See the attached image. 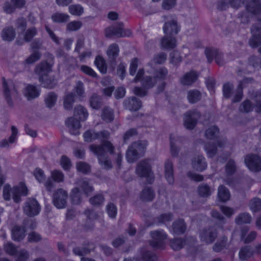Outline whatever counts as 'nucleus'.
<instances>
[{
    "label": "nucleus",
    "instance_id": "54",
    "mask_svg": "<svg viewBox=\"0 0 261 261\" xmlns=\"http://www.w3.org/2000/svg\"><path fill=\"white\" fill-rule=\"evenodd\" d=\"M83 26V23L81 21H72L67 24L66 30L68 32H74L80 30Z\"/></svg>",
    "mask_w": 261,
    "mask_h": 261
},
{
    "label": "nucleus",
    "instance_id": "53",
    "mask_svg": "<svg viewBox=\"0 0 261 261\" xmlns=\"http://www.w3.org/2000/svg\"><path fill=\"white\" fill-rule=\"evenodd\" d=\"M68 9L70 13L73 15L79 16L84 13V8L79 4L71 5Z\"/></svg>",
    "mask_w": 261,
    "mask_h": 261
},
{
    "label": "nucleus",
    "instance_id": "2",
    "mask_svg": "<svg viewBox=\"0 0 261 261\" xmlns=\"http://www.w3.org/2000/svg\"><path fill=\"white\" fill-rule=\"evenodd\" d=\"M89 149L95 155H113L115 152V147L110 141H105L100 144H91Z\"/></svg>",
    "mask_w": 261,
    "mask_h": 261
},
{
    "label": "nucleus",
    "instance_id": "55",
    "mask_svg": "<svg viewBox=\"0 0 261 261\" xmlns=\"http://www.w3.org/2000/svg\"><path fill=\"white\" fill-rule=\"evenodd\" d=\"M253 106L251 101L248 99L245 100L240 106L239 110L241 112L248 113L253 110Z\"/></svg>",
    "mask_w": 261,
    "mask_h": 261
},
{
    "label": "nucleus",
    "instance_id": "44",
    "mask_svg": "<svg viewBox=\"0 0 261 261\" xmlns=\"http://www.w3.org/2000/svg\"><path fill=\"white\" fill-rule=\"evenodd\" d=\"M157 83V81L153 76H146L142 79V85L147 90L152 88Z\"/></svg>",
    "mask_w": 261,
    "mask_h": 261
},
{
    "label": "nucleus",
    "instance_id": "23",
    "mask_svg": "<svg viewBox=\"0 0 261 261\" xmlns=\"http://www.w3.org/2000/svg\"><path fill=\"white\" fill-rule=\"evenodd\" d=\"M25 231L23 226L15 225L11 229L12 239L15 241H20L24 238Z\"/></svg>",
    "mask_w": 261,
    "mask_h": 261
},
{
    "label": "nucleus",
    "instance_id": "3",
    "mask_svg": "<svg viewBox=\"0 0 261 261\" xmlns=\"http://www.w3.org/2000/svg\"><path fill=\"white\" fill-rule=\"evenodd\" d=\"M2 87L4 96L10 107H13V98L17 95V91L15 88L14 84L11 81H7L6 79L2 77Z\"/></svg>",
    "mask_w": 261,
    "mask_h": 261
},
{
    "label": "nucleus",
    "instance_id": "24",
    "mask_svg": "<svg viewBox=\"0 0 261 261\" xmlns=\"http://www.w3.org/2000/svg\"><path fill=\"white\" fill-rule=\"evenodd\" d=\"M187 229V225L183 219H178L172 224V231L176 234H184Z\"/></svg>",
    "mask_w": 261,
    "mask_h": 261
},
{
    "label": "nucleus",
    "instance_id": "20",
    "mask_svg": "<svg viewBox=\"0 0 261 261\" xmlns=\"http://www.w3.org/2000/svg\"><path fill=\"white\" fill-rule=\"evenodd\" d=\"M155 193L151 187H145L140 192V199L143 202H151L155 198Z\"/></svg>",
    "mask_w": 261,
    "mask_h": 261
},
{
    "label": "nucleus",
    "instance_id": "36",
    "mask_svg": "<svg viewBox=\"0 0 261 261\" xmlns=\"http://www.w3.org/2000/svg\"><path fill=\"white\" fill-rule=\"evenodd\" d=\"M201 93L197 89L190 90L187 93V99L190 103H195L200 101Z\"/></svg>",
    "mask_w": 261,
    "mask_h": 261
},
{
    "label": "nucleus",
    "instance_id": "33",
    "mask_svg": "<svg viewBox=\"0 0 261 261\" xmlns=\"http://www.w3.org/2000/svg\"><path fill=\"white\" fill-rule=\"evenodd\" d=\"M75 184L83 190L84 193L87 196L91 194L94 191L93 187L84 179H79Z\"/></svg>",
    "mask_w": 261,
    "mask_h": 261
},
{
    "label": "nucleus",
    "instance_id": "22",
    "mask_svg": "<svg viewBox=\"0 0 261 261\" xmlns=\"http://www.w3.org/2000/svg\"><path fill=\"white\" fill-rule=\"evenodd\" d=\"M214 191V188L208 184L202 183L198 186L197 193L200 197L207 198L212 195Z\"/></svg>",
    "mask_w": 261,
    "mask_h": 261
},
{
    "label": "nucleus",
    "instance_id": "34",
    "mask_svg": "<svg viewBox=\"0 0 261 261\" xmlns=\"http://www.w3.org/2000/svg\"><path fill=\"white\" fill-rule=\"evenodd\" d=\"M75 95L72 92L69 93L65 95L63 101V107L66 110L70 111L73 108V105L75 102Z\"/></svg>",
    "mask_w": 261,
    "mask_h": 261
},
{
    "label": "nucleus",
    "instance_id": "18",
    "mask_svg": "<svg viewBox=\"0 0 261 261\" xmlns=\"http://www.w3.org/2000/svg\"><path fill=\"white\" fill-rule=\"evenodd\" d=\"M66 125L68 127L72 135H77L80 134L79 129L81 125L80 121L73 117L68 118L65 121Z\"/></svg>",
    "mask_w": 261,
    "mask_h": 261
},
{
    "label": "nucleus",
    "instance_id": "61",
    "mask_svg": "<svg viewBox=\"0 0 261 261\" xmlns=\"http://www.w3.org/2000/svg\"><path fill=\"white\" fill-rule=\"evenodd\" d=\"M218 52V49L213 47H206L205 48L204 53L209 63H212L214 57H215Z\"/></svg>",
    "mask_w": 261,
    "mask_h": 261
},
{
    "label": "nucleus",
    "instance_id": "29",
    "mask_svg": "<svg viewBox=\"0 0 261 261\" xmlns=\"http://www.w3.org/2000/svg\"><path fill=\"white\" fill-rule=\"evenodd\" d=\"M73 116L78 118L79 121H84L87 118L88 113L85 107L79 105L74 109Z\"/></svg>",
    "mask_w": 261,
    "mask_h": 261
},
{
    "label": "nucleus",
    "instance_id": "38",
    "mask_svg": "<svg viewBox=\"0 0 261 261\" xmlns=\"http://www.w3.org/2000/svg\"><path fill=\"white\" fill-rule=\"evenodd\" d=\"M41 56L42 54L40 51L38 50H34L33 53L24 60L23 64L24 65L33 64L39 61L40 59Z\"/></svg>",
    "mask_w": 261,
    "mask_h": 261
},
{
    "label": "nucleus",
    "instance_id": "8",
    "mask_svg": "<svg viewBox=\"0 0 261 261\" xmlns=\"http://www.w3.org/2000/svg\"><path fill=\"white\" fill-rule=\"evenodd\" d=\"M247 167L252 171L258 172L261 171V158L257 154H248L244 159Z\"/></svg>",
    "mask_w": 261,
    "mask_h": 261
},
{
    "label": "nucleus",
    "instance_id": "45",
    "mask_svg": "<svg viewBox=\"0 0 261 261\" xmlns=\"http://www.w3.org/2000/svg\"><path fill=\"white\" fill-rule=\"evenodd\" d=\"M104 201L105 197L102 194H96L89 199L90 204L95 207L101 206Z\"/></svg>",
    "mask_w": 261,
    "mask_h": 261
},
{
    "label": "nucleus",
    "instance_id": "62",
    "mask_svg": "<svg viewBox=\"0 0 261 261\" xmlns=\"http://www.w3.org/2000/svg\"><path fill=\"white\" fill-rule=\"evenodd\" d=\"M248 65L252 67L253 68H257L261 65V58L252 55L248 59Z\"/></svg>",
    "mask_w": 261,
    "mask_h": 261
},
{
    "label": "nucleus",
    "instance_id": "49",
    "mask_svg": "<svg viewBox=\"0 0 261 261\" xmlns=\"http://www.w3.org/2000/svg\"><path fill=\"white\" fill-rule=\"evenodd\" d=\"M204 149L210 158H213L217 153V146L213 143L208 142L205 144Z\"/></svg>",
    "mask_w": 261,
    "mask_h": 261
},
{
    "label": "nucleus",
    "instance_id": "59",
    "mask_svg": "<svg viewBox=\"0 0 261 261\" xmlns=\"http://www.w3.org/2000/svg\"><path fill=\"white\" fill-rule=\"evenodd\" d=\"M233 85L229 82L225 83L223 86V94L225 98H229L232 95L233 90Z\"/></svg>",
    "mask_w": 261,
    "mask_h": 261
},
{
    "label": "nucleus",
    "instance_id": "28",
    "mask_svg": "<svg viewBox=\"0 0 261 261\" xmlns=\"http://www.w3.org/2000/svg\"><path fill=\"white\" fill-rule=\"evenodd\" d=\"M15 36V30L12 26L6 27L2 31L1 37L5 41H12L14 39Z\"/></svg>",
    "mask_w": 261,
    "mask_h": 261
},
{
    "label": "nucleus",
    "instance_id": "51",
    "mask_svg": "<svg viewBox=\"0 0 261 261\" xmlns=\"http://www.w3.org/2000/svg\"><path fill=\"white\" fill-rule=\"evenodd\" d=\"M110 138V133L108 130H102L101 131L96 132L94 139H98L100 141L101 143L105 141H109Z\"/></svg>",
    "mask_w": 261,
    "mask_h": 261
},
{
    "label": "nucleus",
    "instance_id": "32",
    "mask_svg": "<svg viewBox=\"0 0 261 261\" xmlns=\"http://www.w3.org/2000/svg\"><path fill=\"white\" fill-rule=\"evenodd\" d=\"M227 242L228 239L226 236H220L213 246V251L216 252L221 251L226 248Z\"/></svg>",
    "mask_w": 261,
    "mask_h": 261
},
{
    "label": "nucleus",
    "instance_id": "57",
    "mask_svg": "<svg viewBox=\"0 0 261 261\" xmlns=\"http://www.w3.org/2000/svg\"><path fill=\"white\" fill-rule=\"evenodd\" d=\"M57 98V95L55 93L53 92L48 93L45 99L47 107L49 108L53 107L56 103Z\"/></svg>",
    "mask_w": 261,
    "mask_h": 261
},
{
    "label": "nucleus",
    "instance_id": "64",
    "mask_svg": "<svg viewBox=\"0 0 261 261\" xmlns=\"http://www.w3.org/2000/svg\"><path fill=\"white\" fill-rule=\"evenodd\" d=\"M249 43L252 48H256L261 44V35L252 34V36L249 39Z\"/></svg>",
    "mask_w": 261,
    "mask_h": 261
},
{
    "label": "nucleus",
    "instance_id": "31",
    "mask_svg": "<svg viewBox=\"0 0 261 261\" xmlns=\"http://www.w3.org/2000/svg\"><path fill=\"white\" fill-rule=\"evenodd\" d=\"M186 244V239L182 238H175L169 241L170 247L174 251H178L184 247Z\"/></svg>",
    "mask_w": 261,
    "mask_h": 261
},
{
    "label": "nucleus",
    "instance_id": "25",
    "mask_svg": "<svg viewBox=\"0 0 261 261\" xmlns=\"http://www.w3.org/2000/svg\"><path fill=\"white\" fill-rule=\"evenodd\" d=\"M165 177L169 184H173L174 182L173 176V163L170 160H167L164 165Z\"/></svg>",
    "mask_w": 261,
    "mask_h": 261
},
{
    "label": "nucleus",
    "instance_id": "13",
    "mask_svg": "<svg viewBox=\"0 0 261 261\" xmlns=\"http://www.w3.org/2000/svg\"><path fill=\"white\" fill-rule=\"evenodd\" d=\"M152 171L151 166L147 160H143L139 162L136 167V174L140 177L146 176Z\"/></svg>",
    "mask_w": 261,
    "mask_h": 261
},
{
    "label": "nucleus",
    "instance_id": "37",
    "mask_svg": "<svg viewBox=\"0 0 261 261\" xmlns=\"http://www.w3.org/2000/svg\"><path fill=\"white\" fill-rule=\"evenodd\" d=\"M39 90L36 86L29 85L26 87L25 95L29 100L37 97L39 95Z\"/></svg>",
    "mask_w": 261,
    "mask_h": 261
},
{
    "label": "nucleus",
    "instance_id": "14",
    "mask_svg": "<svg viewBox=\"0 0 261 261\" xmlns=\"http://www.w3.org/2000/svg\"><path fill=\"white\" fill-rule=\"evenodd\" d=\"M199 75L197 71L191 70L186 73L180 79V83L184 86H190L197 81Z\"/></svg>",
    "mask_w": 261,
    "mask_h": 261
},
{
    "label": "nucleus",
    "instance_id": "50",
    "mask_svg": "<svg viewBox=\"0 0 261 261\" xmlns=\"http://www.w3.org/2000/svg\"><path fill=\"white\" fill-rule=\"evenodd\" d=\"M94 63L102 73H106L107 72V67L105 61L102 57L97 56L96 57Z\"/></svg>",
    "mask_w": 261,
    "mask_h": 261
},
{
    "label": "nucleus",
    "instance_id": "9",
    "mask_svg": "<svg viewBox=\"0 0 261 261\" xmlns=\"http://www.w3.org/2000/svg\"><path fill=\"white\" fill-rule=\"evenodd\" d=\"M68 193L63 189H58L53 194L54 204L58 208H63L67 205Z\"/></svg>",
    "mask_w": 261,
    "mask_h": 261
},
{
    "label": "nucleus",
    "instance_id": "42",
    "mask_svg": "<svg viewBox=\"0 0 261 261\" xmlns=\"http://www.w3.org/2000/svg\"><path fill=\"white\" fill-rule=\"evenodd\" d=\"M101 118L107 122H111L114 119V111L111 108L106 107L102 111Z\"/></svg>",
    "mask_w": 261,
    "mask_h": 261
},
{
    "label": "nucleus",
    "instance_id": "10",
    "mask_svg": "<svg viewBox=\"0 0 261 261\" xmlns=\"http://www.w3.org/2000/svg\"><path fill=\"white\" fill-rule=\"evenodd\" d=\"M152 240L150 241V245L153 248L162 247L164 241L167 238V235L163 230H154L150 233Z\"/></svg>",
    "mask_w": 261,
    "mask_h": 261
},
{
    "label": "nucleus",
    "instance_id": "5",
    "mask_svg": "<svg viewBox=\"0 0 261 261\" xmlns=\"http://www.w3.org/2000/svg\"><path fill=\"white\" fill-rule=\"evenodd\" d=\"M199 235L202 242L206 244H211L217 238L218 231L214 226H210L200 230Z\"/></svg>",
    "mask_w": 261,
    "mask_h": 261
},
{
    "label": "nucleus",
    "instance_id": "40",
    "mask_svg": "<svg viewBox=\"0 0 261 261\" xmlns=\"http://www.w3.org/2000/svg\"><path fill=\"white\" fill-rule=\"evenodd\" d=\"M51 18L54 22L62 23L67 22L69 19V16L65 13L56 12L51 15Z\"/></svg>",
    "mask_w": 261,
    "mask_h": 261
},
{
    "label": "nucleus",
    "instance_id": "4",
    "mask_svg": "<svg viewBox=\"0 0 261 261\" xmlns=\"http://www.w3.org/2000/svg\"><path fill=\"white\" fill-rule=\"evenodd\" d=\"M131 35V31L129 30H125L124 24L121 22H117L105 30V36L108 38L113 36H115L118 38L129 37Z\"/></svg>",
    "mask_w": 261,
    "mask_h": 261
},
{
    "label": "nucleus",
    "instance_id": "56",
    "mask_svg": "<svg viewBox=\"0 0 261 261\" xmlns=\"http://www.w3.org/2000/svg\"><path fill=\"white\" fill-rule=\"evenodd\" d=\"M219 130L216 126H213L206 129L205 132V136L207 139H215L219 134Z\"/></svg>",
    "mask_w": 261,
    "mask_h": 261
},
{
    "label": "nucleus",
    "instance_id": "58",
    "mask_svg": "<svg viewBox=\"0 0 261 261\" xmlns=\"http://www.w3.org/2000/svg\"><path fill=\"white\" fill-rule=\"evenodd\" d=\"M15 27L18 31L21 33L24 32L27 27V19L23 17L17 18L15 21Z\"/></svg>",
    "mask_w": 261,
    "mask_h": 261
},
{
    "label": "nucleus",
    "instance_id": "30",
    "mask_svg": "<svg viewBox=\"0 0 261 261\" xmlns=\"http://www.w3.org/2000/svg\"><path fill=\"white\" fill-rule=\"evenodd\" d=\"M218 198L222 202H226L230 198V193L229 190L222 185L218 188Z\"/></svg>",
    "mask_w": 261,
    "mask_h": 261
},
{
    "label": "nucleus",
    "instance_id": "17",
    "mask_svg": "<svg viewBox=\"0 0 261 261\" xmlns=\"http://www.w3.org/2000/svg\"><path fill=\"white\" fill-rule=\"evenodd\" d=\"M163 30L166 35L173 36L176 35L179 31V27L176 20L172 19L166 22L163 27Z\"/></svg>",
    "mask_w": 261,
    "mask_h": 261
},
{
    "label": "nucleus",
    "instance_id": "16",
    "mask_svg": "<svg viewBox=\"0 0 261 261\" xmlns=\"http://www.w3.org/2000/svg\"><path fill=\"white\" fill-rule=\"evenodd\" d=\"M176 43L175 36L166 35L161 38L160 46L163 49L171 50L176 47Z\"/></svg>",
    "mask_w": 261,
    "mask_h": 261
},
{
    "label": "nucleus",
    "instance_id": "26",
    "mask_svg": "<svg viewBox=\"0 0 261 261\" xmlns=\"http://www.w3.org/2000/svg\"><path fill=\"white\" fill-rule=\"evenodd\" d=\"M192 165L193 169L200 172L205 170L207 167L205 158L202 155L195 157L192 161Z\"/></svg>",
    "mask_w": 261,
    "mask_h": 261
},
{
    "label": "nucleus",
    "instance_id": "46",
    "mask_svg": "<svg viewBox=\"0 0 261 261\" xmlns=\"http://www.w3.org/2000/svg\"><path fill=\"white\" fill-rule=\"evenodd\" d=\"M168 73V72L167 68L162 67L154 71L153 77L157 81L158 80L164 81L166 79Z\"/></svg>",
    "mask_w": 261,
    "mask_h": 261
},
{
    "label": "nucleus",
    "instance_id": "19",
    "mask_svg": "<svg viewBox=\"0 0 261 261\" xmlns=\"http://www.w3.org/2000/svg\"><path fill=\"white\" fill-rule=\"evenodd\" d=\"M119 48L116 43L111 44L107 50V54L109 57L110 64L115 66L116 64V58L118 56Z\"/></svg>",
    "mask_w": 261,
    "mask_h": 261
},
{
    "label": "nucleus",
    "instance_id": "21",
    "mask_svg": "<svg viewBox=\"0 0 261 261\" xmlns=\"http://www.w3.org/2000/svg\"><path fill=\"white\" fill-rule=\"evenodd\" d=\"M246 8L247 11L253 14L261 13L260 0H246Z\"/></svg>",
    "mask_w": 261,
    "mask_h": 261
},
{
    "label": "nucleus",
    "instance_id": "35",
    "mask_svg": "<svg viewBox=\"0 0 261 261\" xmlns=\"http://www.w3.org/2000/svg\"><path fill=\"white\" fill-rule=\"evenodd\" d=\"M90 106L93 109H99L103 105L102 98L96 93L93 94L89 98Z\"/></svg>",
    "mask_w": 261,
    "mask_h": 261
},
{
    "label": "nucleus",
    "instance_id": "43",
    "mask_svg": "<svg viewBox=\"0 0 261 261\" xmlns=\"http://www.w3.org/2000/svg\"><path fill=\"white\" fill-rule=\"evenodd\" d=\"M70 196L73 204H79L82 202V193L79 188H73L71 191Z\"/></svg>",
    "mask_w": 261,
    "mask_h": 261
},
{
    "label": "nucleus",
    "instance_id": "47",
    "mask_svg": "<svg viewBox=\"0 0 261 261\" xmlns=\"http://www.w3.org/2000/svg\"><path fill=\"white\" fill-rule=\"evenodd\" d=\"M225 173L227 176H231L234 174L237 171V166L234 161L230 159L225 167Z\"/></svg>",
    "mask_w": 261,
    "mask_h": 261
},
{
    "label": "nucleus",
    "instance_id": "48",
    "mask_svg": "<svg viewBox=\"0 0 261 261\" xmlns=\"http://www.w3.org/2000/svg\"><path fill=\"white\" fill-rule=\"evenodd\" d=\"M23 40L27 42H29L37 34V30L35 27L29 28L25 31Z\"/></svg>",
    "mask_w": 261,
    "mask_h": 261
},
{
    "label": "nucleus",
    "instance_id": "7",
    "mask_svg": "<svg viewBox=\"0 0 261 261\" xmlns=\"http://www.w3.org/2000/svg\"><path fill=\"white\" fill-rule=\"evenodd\" d=\"M23 213L29 217H34L37 215L40 210V207L38 201L33 198H29L24 203L23 207Z\"/></svg>",
    "mask_w": 261,
    "mask_h": 261
},
{
    "label": "nucleus",
    "instance_id": "12",
    "mask_svg": "<svg viewBox=\"0 0 261 261\" xmlns=\"http://www.w3.org/2000/svg\"><path fill=\"white\" fill-rule=\"evenodd\" d=\"M51 71V65L46 61H42L37 64L35 69V73L39 76V81H42Z\"/></svg>",
    "mask_w": 261,
    "mask_h": 261
},
{
    "label": "nucleus",
    "instance_id": "11",
    "mask_svg": "<svg viewBox=\"0 0 261 261\" xmlns=\"http://www.w3.org/2000/svg\"><path fill=\"white\" fill-rule=\"evenodd\" d=\"M28 189L24 183L21 182L17 186L14 187L12 189V198L16 203L21 200V196H25L28 194Z\"/></svg>",
    "mask_w": 261,
    "mask_h": 261
},
{
    "label": "nucleus",
    "instance_id": "15",
    "mask_svg": "<svg viewBox=\"0 0 261 261\" xmlns=\"http://www.w3.org/2000/svg\"><path fill=\"white\" fill-rule=\"evenodd\" d=\"M123 105L126 109L130 111H137L142 107V101L140 99L135 96L126 99Z\"/></svg>",
    "mask_w": 261,
    "mask_h": 261
},
{
    "label": "nucleus",
    "instance_id": "60",
    "mask_svg": "<svg viewBox=\"0 0 261 261\" xmlns=\"http://www.w3.org/2000/svg\"><path fill=\"white\" fill-rule=\"evenodd\" d=\"M142 261H157L158 257L155 254L150 251H144L142 253Z\"/></svg>",
    "mask_w": 261,
    "mask_h": 261
},
{
    "label": "nucleus",
    "instance_id": "52",
    "mask_svg": "<svg viewBox=\"0 0 261 261\" xmlns=\"http://www.w3.org/2000/svg\"><path fill=\"white\" fill-rule=\"evenodd\" d=\"M99 164L105 169L108 170L112 167L111 161L108 158V155H96Z\"/></svg>",
    "mask_w": 261,
    "mask_h": 261
},
{
    "label": "nucleus",
    "instance_id": "41",
    "mask_svg": "<svg viewBox=\"0 0 261 261\" xmlns=\"http://www.w3.org/2000/svg\"><path fill=\"white\" fill-rule=\"evenodd\" d=\"M252 220L251 216L247 213L240 214L235 219V222L238 225L250 223Z\"/></svg>",
    "mask_w": 261,
    "mask_h": 261
},
{
    "label": "nucleus",
    "instance_id": "39",
    "mask_svg": "<svg viewBox=\"0 0 261 261\" xmlns=\"http://www.w3.org/2000/svg\"><path fill=\"white\" fill-rule=\"evenodd\" d=\"M44 88L52 89L57 85V82L54 76H49L48 74L43 77L42 81H39Z\"/></svg>",
    "mask_w": 261,
    "mask_h": 261
},
{
    "label": "nucleus",
    "instance_id": "1",
    "mask_svg": "<svg viewBox=\"0 0 261 261\" xmlns=\"http://www.w3.org/2000/svg\"><path fill=\"white\" fill-rule=\"evenodd\" d=\"M146 144L138 141L132 143L126 152V158L128 162L134 163L143 156L145 152Z\"/></svg>",
    "mask_w": 261,
    "mask_h": 261
},
{
    "label": "nucleus",
    "instance_id": "27",
    "mask_svg": "<svg viewBox=\"0 0 261 261\" xmlns=\"http://www.w3.org/2000/svg\"><path fill=\"white\" fill-rule=\"evenodd\" d=\"M254 253V250L250 245L242 247L239 252V258L241 260H246L251 258Z\"/></svg>",
    "mask_w": 261,
    "mask_h": 261
},
{
    "label": "nucleus",
    "instance_id": "63",
    "mask_svg": "<svg viewBox=\"0 0 261 261\" xmlns=\"http://www.w3.org/2000/svg\"><path fill=\"white\" fill-rule=\"evenodd\" d=\"M250 207L253 212L261 211V199L258 198L252 199L250 202Z\"/></svg>",
    "mask_w": 261,
    "mask_h": 261
},
{
    "label": "nucleus",
    "instance_id": "6",
    "mask_svg": "<svg viewBox=\"0 0 261 261\" xmlns=\"http://www.w3.org/2000/svg\"><path fill=\"white\" fill-rule=\"evenodd\" d=\"M201 114L196 109L188 111L184 114V124L187 129L192 130L196 126Z\"/></svg>",
    "mask_w": 261,
    "mask_h": 261
}]
</instances>
